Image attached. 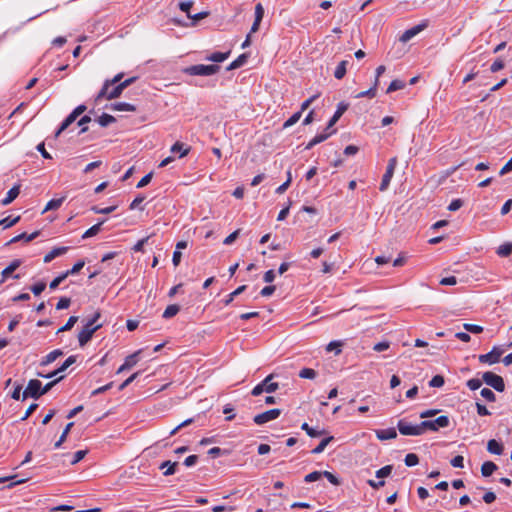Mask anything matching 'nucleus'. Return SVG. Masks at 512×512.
Returning <instances> with one entry per match:
<instances>
[{
    "label": "nucleus",
    "mask_w": 512,
    "mask_h": 512,
    "mask_svg": "<svg viewBox=\"0 0 512 512\" xmlns=\"http://www.w3.org/2000/svg\"><path fill=\"white\" fill-rule=\"evenodd\" d=\"M464 329L470 333L478 334L483 331V327L476 324H464Z\"/></svg>",
    "instance_id": "bf43d9fd"
},
{
    "label": "nucleus",
    "mask_w": 512,
    "mask_h": 512,
    "mask_svg": "<svg viewBox=\"0 0 512 512\" xmlns=\"http://www.w3.org/2000/svg\"><path fill=\"white\" fill-rule=\"evenodd\" d=\"M376 436L379 440H390L397 437V432L395 428H387L376 430Z\"/></svg>",
    "instance_id": "f3484780"
},
{
    "label": "nucleus",
    "mask_w": 512,
    "mask_h": 512,
    "mask_svg": "<svg viewBox=\"0 0 512 512\" xmlns=\"http://www.w3.org/2000/svg\"><path fill=\"white\" fill-rule=\"evenodd\" d=\"M263 16H264V8L261 3H258L255 6V20L252 24L250 34L258 31L260 23L263 19Z\"/></svg>",
    "instance_id": "dca6fc26"
},
{
    "label": "nucleus",
    "mask_w": 512,
    "mask_h": 512,
    "mask_svg": "<svg viewBox=\"0 0 512 512\" xmlns=\"http://www.w3.org/2000/svg\"><path fill=\"white\" fill-rule=\"evenodd\" d=\"M76 362V356L75 355H72V356H69L65 361L64 363L58 368V371L61 373V372H64L68 367H70L72 364H74Z\"/></svg>",
    "instance_id": "13d9d810"
},
{
    "label": "nucleus",
    "mask_w": 512,
    "mask_h": 512,
    "mask_svg": "<svg viewBox=\"0 0 512 512\" xmlns=\"http://www.w3.org/2000/svg\"><path fill=\"white\" fill-rule=\"evenodd\" d=\"M111 109L115 111H128L134 112L136 111V107L133 104L127 102H117L111 105Z\"/></svg>",
    "instance_id": "bb28decb"
},
{
    "label": "nucleus",
    "mask_w": 512,
    "mask_h": 512,
    "mask_svg": "<svg viewBox=\"0 0 512 512\" xmlns=\"http://www.w3.org/2000/svg\"><path fill=\"white\" fill-rule=\"evenodd\" d=\"M444 377L441 375H435L429 382L430 387H442L444 385Z\"/></svg>",
    "instance_id": "5fc2aeb1"
},
{
    "label": "nucleus",
    "mask_w": 512,
    "mask_h": 512,
    "mask_svg": "<svg viewBox=\"0 0 512 512\" xmlns=\"http://www.w3.org/2000/svg\"><path fill=\"white\" fill-rule=\"evenodd\" d=\"M19 193H20V186L19 185L13 186L7 192L6 197L1 200V204L3 206H6V205L10 204L11 202H13L17 198Z\"/></svg>",
    "instance_id": "a211bd4d"
},
{
    "label": "nucleus",
    "mask_w": 512,
    "mask_h": 512,
    "mask_svg": "<svg viewBox=\"0 0 512 512\" xmlns=\"http://www.w3.org/2000/svg\"><path fill=\"white\" fill-rule=\"evenodd\" d=\"M64 197H61V198H58V199H52L50 200L47 204H46V207L44 208L43 210V213L49 211V210H56L58 209L63 201H64Z\"/></svg>",
    "instance_id": "e433bc0d"
},
{
    "label": "nucleus",
    "mask_w": 512,
    "mask_h": 512,
    "mask_svg": "<svg viewBox=\"0 0 512 512\" xmlns=\"http://www.w3.org/2000/svg\"><path fill=\"white\" fill-rule=\"evenodd\" d=\"M73 425H74L73 422H70V423H68L66 425V427H65L64 431L62 432L59 440L54 445L55 448H59L62 445V443L66 440L67 435H68V433H69V431H70V429L72 428Z\"/></svg>",
    "instance_id": "37998d69"
},
{
    "label": "nucleus",
    "mask_w": 512,
    "mask_h": 512,
    "mask_svg": "<svg viewBox=\"0 0 512 512\" xmlns=\"http://www.w3.org/2000/svg\"><path fill=\"white\" fill-rule=\"evenodd\" d=\"M348 107L349 105L345 102L338 103L337 109L332 118L329 120L326 130H330L336 124L340 117L346 112Z\"/></svg>",
    "instance_id": "4468645a"
},
{
    "label": "nucleus",
    "mask_w": 512,
    "mask_h": 512,
    "mask_svg": "<svg viewBox=\"0 0 512 512\" xmlns=\"http://www.w3.org/2000/svg\"><path fill=\"white\" fill-rule=\"evenodd\" d=\"M105 222V220L93 225L92 227H90L88 230H86L84 232V234L82 235V238L83 239H86V238H90V237H93L95 235H97L100 230H101V225Z\"/></svg>",
    "instance_id": "2f4dec72"
},
{
    "label": "nucleus",
    "mask_w": 512,
    "mask_h": 512,
    "mask_svg": "<svg viewBox=\"0 0 512 512\" xmlns=\"http://www.w3.org/2000/svg\"><path fill=\"white\" fill-rule=\"evenodd\" d=\"M512 171V157L509 159V161L501 168L499 175L503 176L509 172Z\"/></svg>",
    "instance_id": "774afa93"
},
{
    "label": "nucleus",
    "mask_w": 512,
    "mask_h": 512,
    "mask_svg": "<svg viewBox=\"0 0 512 512\" xmlns=\"http://www.w3.org/2000/svg\"><path fill=\"white\" fill-rule=\"evenodd\" d=\"M45 288H46V283L39 282L31 287V291L33 292L34 295L38 296L44 291Z\"/></svg>",
    "instance_id": "680f3d73"
},
{
    "label": "nucleus",
    "mask_w": 512,
    "mask_h": 512,
    "mask_svg": "<svg viewBox=\"0 0 512 512\" xmlns=\"http://www.w3.org/2000/svg\"><path fill=\"white\" fill-rule=\"evenodd\" d=\"M301 429L304 430L310 437H318L324 433V430H316L310 427L307 423H303Z\"/></svg>",
    "instance_id": "a19ab883"
},
{
    "label": "nucleus",
    "mask_w": 512,
    "mask_h": 512,
    "mask_svg": "<svg viewBox=\"0 0 512 512\" xmlns=\"http://www.w3.org/2000/svg\"><path fill=\"white\" fill-rule=\"evenodd\" d=\"M280 415L281 410L275 408L256 415L253 418V421L257 425H263L269 421L277 419Z\"/></svg>",
    "instance_id": "1a4fd4ad"
},
{
    "label": "nucleus",
    "mask_w": 512,
    "mask_h": 512,
    "mask_svg": "<svg viewBox=\"0 0 512 512\" xmlns=\"http://www.w3.org/2000/svg\"><path fill=\"white\" fill-rule=\"evenodd\" d=\"M480 394L485 400L489 402H494L496 400L494 392L489 388H483Z\"/></svg>",
    "instance_id": "3c124183"
},
{
    "label": "nucleus",
    "mask_w": 512,
    "mask_h": 512,
    "mask_svg": "<svg viewBox=\"0 0 512 512\" xmlns=\"http://www.w3.org/2000/svg\"><path fill=\"white\" fill-rule=\"evenodd\" d=\"M316 376H317V373L312 368H303L299 372V377L304 378V379H314Z\"/></svg>",
    "instance_id": "a18cd8bd"
},
{
    "label": "nucleus",
    "mask_w": 512,
    "mask_h": 512,
    "mask_svg": "<svg viewBox=\"0 0 512 512\" xmlns=\"http://www.w3.org/2000/svg\"><path fill=\"white\" fill-rule=\"evenodd\" d=\"M487 450L491 454L501 455L503 453V446L497 440L491 439L488 441Z\"/></svg>",
    "instance_id": "b1692460"
},
{
    "label": "nucleus",
    "mask_w": 512,
    "mask_h": 512,
    "mask_svg": "<svg viewBox=\"0 0 512 512\" xmlns=\"http://www.w3.org/2000/svg\"><path fill=\"white\" fill-rule=\"evenodd\" d=\"M116 208H117L116 205L105 207V208H99L97 206H93L91 208V210L97 214H110V213L114 212L116 210Z\"/></svg>",
    "instance_id": "8fccbe9b"
},
{
    "label": "nucleus",
    "mask_w": 512,
    "mask_h": 512,
    "mask_svg": "<svg viewBox=\"0 0 512 512\" xmlns=\"http://www.w3.org/2000/svg\"><path fill=\"white\" fill-rule=\"evenodd\" d=\"M230 55V52H214V53H211L210 55L206 56V60L208 61H212V62H215V63H221L223 61H225Z\"/></svg>",
    "instance_id": "a878e982"
},
{
    "label": "nucleus",
    "mask_w": 512,
    "mask_h": 512,
    "mask_svg": "<svg viewBox=\"0 0 512 512\" xmlns=\"http://www.w3.org/2000/svg\"><path fill=\"white\" fill-rule=\"evenodd\" d=\"M63 352L60 349H55L48 353L44 358H42L40 365L41 366H47L54 362L58 357L62 356Z\"/></svg>",
    "instance_id": "4be33fe9"
},
{
    "label": "nucleus",
    "mask_w": 512,
    "mask_h": 512,
    "mask_svg": "<svg viewBox=\"0 0 512 512\" xmlns=\"http://www.w3.org/2000/svg\"><path fill=\"white\" fill-rule=\"evenodd\" d=\"M497 469V465L492 461H486L481 466V473L484 477L491 476Z\"/></svg>",
    "instance_id": "c756f323"
},
{
    "label": "nucleus",
    "mask_w": 512,
    "mask_h": 512,
    "mask_svg": "<svg viewBox=\"0 0 512 512\" xmlns=\"http://www.w3.org/2000/svg\"><path fill=\"white\" fill-rule=\"evenodd\" d=\"M334 439L333 436L326 437L321 440V442L312 450L313 454H320L322 453L327 445Z\"/></svg>",
    "instance_id": "c9c22d12"
},
{
    "label": "nucleus",
    "mask_w": 512,
    "mask_h": 512,
    "mask_svg": "<svg viewBox=\"0 0 512 512\" xmlns=\"http://www.w3.org/2000/svg\"><path fill=\"white\" fill-rule=\"evenodd\" d=\"M180 311V307L177 304H171L166 307V309L163 312L162 317L165 319L172 318Z\"/></svg>",
    "instance_id": "72a5a7b5"
},
{
    "label": "nucleus",
    "mask_w": 512,
    "mask_h": 512,
    "mask_svg": "<svg viewBox=\"0 0 512 512\" xmlns=\"http://www.w3.org/2000/svg\"><path fill=\"white\" fill-rule=\"evenodd\" d=\"M397 428L402 435L405 436H419L422 435L421 423L413 425L406 420L401 419L397 423Z\"/></svg>",
    "instance_id": "39448f33"
},
{
    "label": "nucleus",
    "mask_w": 512,
    "mask_h": 512,
    "mask_svg": "<svg viewBox=\"0 0 512 512\" xmlns=\"http://www.w3.org/2000/svg\"><path fill=\"white\" fill-rule=\"evenodd\" d=\"M301 116H302L301 111H298V112L294 113L289 119H287L284 122L283 127L284 128H288V127L293 126L294 124H296L300 120Z\"/></svg>",
    "instance_id": "c03bdc74"
},
{
    "label": "nucleus",
    "mask_w": 512,
    "mask_h": 512,
    "mask_svg": "<svg viewBox=\"0 0 512 512\" xmlns=\"http://www.w3.org/2000/svg\"><path fill=\"white\" fill-rule=\"evenodd\" d=\"M272 375L267 376L261 383L257 384L251 394L259 396L262 392L273 393L278 389V383L270 382Z\"/></svg>",
    "instance_id": "423d86ee"
},
{
    "label": "nucleus",
    "mask_w": 512,
    "mask_h": 512,
    "mask_svg": "<svg viewBox=\"0 0 512 512\" xmlns=\"http://www.w3.org/2000/svg\"><path fill=\"white\" fill-rule=\"evenodd\" d=\"M170 151L172 153H179V157L182 158V157H185L189 151H190V148L189 147H186L183 143L177 141L176 143H174L170 149Z\"/></svg>",
    "instance_id": "393cba45"
},
{
    "label": "nucleus",
    "mask_w": 512,
    "mask_h": 512,
    "mask_svg": "<svg viewBox=\"0 0 512 512\" xmlns=\"http://www.w3.org/2000/svg\"><path fill=\"white\" fill-rule=\"evenodd\" d=\"M78 321V317L77 316H71L69 317L68 321L66 322V324L64 326H62L59 330H58V333H61V332H64V331H68L70 330L75 324L76 322Z\"/></svg>",
    "instance_id": "603ef678"
},
{
    "label": "nucleus",
    "mask_w": 512,
    "mask_h": 512,
    "mask_svg": "<svg viewBox=\"0 0 512 512\" xmlns=\"http://www.w3.org/2000/svg\"><path fill=\"white\" fill-rule=\"evenodd\" d=\"M22 261L20 259H14L5 269L1 272L0 285L3 284L9 277L14 279H20L19 274L12 275L13 272L20 267Z\"/></svg>",
    "instance_id": "9d476101"
},
{
    "label": "nucleus",
    "mask_w": 512,
    "mask_h": 512,
    "mask_svg": "<svg viewBox=\"0 0 512 512\" xmlns=\"http://www.w3.org/2000/svg\"><path fill=\"white\" fill-rule=\"evenodd\" d=\"M86 453H87L86 450L76 451L71 460V464L74 465V464H77L78 462H80L85 457Z\"/></svg>",
    "instance_id": "e2e57ef3"
},
{
    "label": "nucleus",
    "mask_w": 512,
    "mask_h": 512,
    "mask_svg": "<svg viewBox=\"0 0 512 512\" xmlns=\"http://www.w3.org/2000/svg\"><path fill=\"white\" fill-rule=\"evenodd\" d=\"M38 235H39V231H35V232L31 233V234L22 233V234H19V235L13 237L8 242V244L15 243V242H18L20 240H24L26 242H30V241L34 240Z\"/></svg>",
    "instance_id": "cd10ccee"
},
{
    "label": "nucleus",
    "mask_w": 512,
    "mask_h": 512,
    "mask_svg": "<svg viewBox=\"0 0 512 512\" xmlns=\"http://www.w3.org/2000/svg\"><path fill=\"white\" fill-rule=\"evenodd\" d=\"M100 312H96L91 319H89L83 326L78 334V341L81 347L85 346L92 338L93 334L102 327V324H96L100 318Z\"/></svg>",
    "instance_id": "f257e3e1"
},
{
    "label": "nucleus",
    "mask_w": 512,
    "mask_h": 512,
    "mask_svg": "<svg viewBox=\"0 0 512 512\" xmlns=\"http://www.w3.org/2000/svg\"><path fill=\"white\" fill-rule=\"evenodd\" d=\"M392 469H393L392 465H386L376 471V477L380 478V479L388 477L391 474Z\"/></svg>",
    "instance_id": "de8ad7c7"
},
{
    "label": "nucleus",
    "mask_w": 512,
    "mask_h": 512,
    "mask_svg": "<svg viewBox=\"0 0 512 512\" xmlns=\"http://www.w3.org/2000/svg\"><path fill=\"white\" fill-rule=\"evenodd\" d=\"M482 380L490 387L498 392H503L505 389V383L501 376L493 372H485L482 375Z\"/></svg>",
    "instance_id": "20e7f679"
},
{
    "label": "nucleus",
    "mask_w": 512,
    "mask_h": 512,
    "mask_svg": "<svg viewBox=\"0 0 512 512\" xmlns=\"http://www.w3.org/2000/svg\"><path fill=\"white\" fill-rule=\"evenodd\" d=\"M77 116H75L72 112L65 118V120L60 125L59 129L56 131L55 136L58 137L64 130H66L75 120Z\"/></svg>",
    "instance_id": "c85d7f7f"
},
{
    "label": "nucleus",
    "mask_w": 512,
    "mask_h": 512,
    "mask_svg": "<svg viewBox=\"0 0 512 512\" xmlns=\"http://www.w3.org/2000/svg\"><path fill=\"white\" fill-rule=\"evenodd\" d=\"M426 24H418L410 29H407L399 38V40L403 43L410 41L413 37L419 34L424 28Z\"/></svg>",
    "instance_id": "2eb2a0df"
},
{
    "label": "nucleus",
    "mask_w": 512,
    "mask_h": 512,
    "mask_svg": "<svg viewBox=\"0 0 512 512\" xmlns=\"http://www.w3.org/2000/svg\"><path fill=\"white\" fill-rule=\"evenodd\" d=\"M249 55L247 53H243L239 55L234 61H232L229 66L227 67L228 71L238 69L246 64L248 60Z\"/></svg>",
    "instance_id": "5701e85b"
},
{
    "label": "nucleus",
    "mask_w": 512,
    "mask_h": 512,
    "mask_svg": "<svg viewBox=\"0 0 512 512\" xmlns=\"http://www.w3.org/2000/svg\"><path fill=\"white\" fill-rule=\"evenodd\" d=\"M449 425H450V419L448 416H445V415L439 416L434 420H424L421 422L422 434H424V432L426 430H431V431L436 432L440 428H446Z\"/></svg>",
    "instance_id": "7ed1b4c3"
},
{
    "label": "nucleus",
    "mask_w": 512,
    "mask_h": 512,
    "mask_svg": "<svg viewBox=\"0 0 512 512\" xmlns=\"http://www.w3.org/2000/svg\"><path fill=\"white\" fill-rule=\"evenodd\" d=\"M482 381L483 380H480V379H477V378H472V379H469L467 381V386L470 390H477L481 387L482 385Z\"/></svg>",
    "instance_id": "052dcab7"
},
{
    "label": "nucleus",
    "mask_w": 512,
    "mask_h": 512,
    "mask_svg": "<svg viewBox=\"0 0 512 512\" xmlns=\"http://www.w3.org/2000/svg\"><path fill=\"white\" fill-rule=\"evenodd\" d=\"M322 477V471H313L307 474L304 478V481L307 483L315 482Z\"/></svg>",
    "instance_id": "864d4df0"
},
{
    "label": "nucleus",
    "mask_w": 512,
    "mask_h": 512,
    "mask_svg": "<svg viewBox=\"0 0 512 512\" xmlns=\"http://www.w3.org/2000/svg\"><path fill=\"white\" fill-rule=\"evenodd\" d=\"M176 466H177V462L172 463L170 461H165L160 465V469L166 468V470L163 472V474H164V476H170L176 472Z\"/></svg>",
    "instance_id": "473e14b6"
},
{
    "label": "nucleus",
    "mask_w": 512,
    "mask_h": 512,
    "mask_svg": "<svg viewBox=\"0 0 512 512\" xmlns=\"http://www.w3.org/2000/svg\"><path fill=\"white\" fill-rule=\"evenodd\" d=\"M504 350L499 347H493V349L486 354H482L479 356V361L481 363H487V364H495L499 362L501 355L503 354Z\"/></svg>",
    "instance_id": "9b49d317"
},
{
    "label": "nucleus",
    "mask_w": 512,
    "mask_h": 512,
    "mask_svg": "<svg viewBox=\"0 0 512 512\" xmlns=\"http://www.w3.org/2000/svg\"><path fill=\"white\" fill-rule=\"evenodd\" d=\"M322 477H325L327 478V480L335 485V486H338L340 485V480L338 479V477H336L334 474H332L331 472L329 471H322Z\"/></svg>",
    "instance_id": "6e6d98bb"
},
{
    "label": "nucleus",
    "mask_w": 512,
    "mask_h": 512,
    "mask_svg": "<svg viewBox=\"0 0 512 512\" xmlns=\"http://www.w3.org/2000/svg\"><path fill=\"white\" fill-rule=\"evenodd\" d=\"M404 462L406 466L412 467L419 463V457L414 453H409L405 456Z\"/></svg>",
    "instance_id": "49530a36"
},
{
    "label": "nucleus",
    "mask_w": 512,
    "mask_h": 512,
    "mask_svg": "<svg viewBox=\"0 0 512 512\" xmlns=\"http://www.w3.org/2000/svg\"><path fill=\"white\" fill-rule=\"evenodd\" d=\"M347 65H348V61L347 60H343V61H341L337 65V67H336V69L334 71V77L336 79L340 80V79H342L345 76L346 71H347Z\"/></svg>",
    "instance_id": "7c9ffc66"
},
{
    "label": "nucleus",
    "mask_w": 512,
    "mask_h": 512,
    "mask_svg": "<svg viewBox=\"0 0 512 512\" xmlns=\"http://www.w3.org/2000/svg\"><path fill=\"white\" fill-rule=\"evenodd\" d=\"M497 254L500 257H508L512 254V244L511 243H505L498 247Z\"/></svg>",
    "instance_id": "4c0bfd02"
},
{
    "label": "nucleus",
    "mask_w": 512,
    "mask_h": 512,
    "mask_svg": "<svg viewBox=\"0 0 512 512\" xmlns=\"http://www.w3.org/2000/svg\"><path fill=\"white\" fill-rule=\"evenodd\" d=\"M122 77H123V73H119V74L115 75L112 79L105 80L101 90L98 92V94L95 97V101L96 102L101 101L103 99L104 93H106L107 87L118 85L119 83L122 82L121 81Z\"/></svg>",
    "instance_id": "f8f14e48"
},
{
    "label": "nucleus",
    "mask_w": 512,
    "mask_h": 512,
    "mask_svg": "<svg viewBox=\"0 0 512 512\" xmlns=\"http://www.w3.org/2000/svg\"><path fill=\"white\" fill-rule=\"evenodd\" d=\"M396 166H397V158L396 157L390 158L388 161V165L386 167V171H385V173L382 177V181L380 183V187H379L380 191H385L388 189L391 179L394 175Z\"/></svg>",
    "instance_id": "0eeeda50"
},
{
    "label": "nucleus",
    "mask_w": 512,
    "mask_h": 512,
    "mask_svg": "<svg viewBox=\"0 0 512 512\" xmlns=\"http://www.w3.org/2000/svg\"><path fill=\"white\" fill-rule=\"evenodd\" d=\"M335 132V130H332L330 132H326V133H321V134H318L316 135L315 137H313L309 142L308 144L306 145L305 149L309 150L311 149L312 147H314L315 145L325 141L328 137H330L333 133Z\"/></svg>",
    "instance_id": "aec40b11"
},
{
    "label": "nucleus",
    "mask_w": 512,
    "mask_h": 512,
    "mask_svg": "<svg viewBox=\"0 0 512 512\" xmlns=\"http://www.w3.org/2000/svg\"><path fill=\"white\" fill-rule=\"evenodd\" d=\"M116 121L115 117L110 115V114H106V113H103L98 119H97V122L99 123L100 126L102 127H107L109 126L110 124L114 123Z\"/></svg>",
    "instance_id": "f704fd0d"
},
{
    "label": "nucleus",
    "mask_w": 512,
    "mask_h": 512,
    "mask_svg": "<svg viewBox=\"0 0 512 512\" xmlns=\"http://www.w3.org/2000/svg\"><path fill=\"white\" fill-rule=\"evenodd\" d=\"M85 265V262L83 260L78 261L73 265V267L70 270H67L64 272V275L68 277L69 275L77 274Z\"/></svg>",
    "instance_id": "09e8293b"
},
{
    "label": "nucleus",
    "mask_w": 512,
    "mask_h": 512,
    "mask_svg": "<svg viewBox=\"0 0 512 512\" xmlns=\"http://www.w3.org/2000/svg\"><path fill=\"white\" fill-rule=\"evenodd\" d=\"M376 87L377 86H375V84H374L373 87H371L370 89H368L366 91H362V92L358 93L355 97L356 98H363V97L373 98L376 95Z\"/></svg>",
    "instance_id": "4d7b16f0"
},
{
    "label": "nucleus",
    "mask_w": 512,
    "mask_h": 512,
    "mask_svg": "<svg viewBox=\"0 0 512 512\" xmlns=\"http://www.w3.org/2000/svg\"><path fill=\"white\" fill-rule=\"evenodd\" d=\"M42 394V383L37 379H31L23 392V399L28 397L38 399Z\"/></svg>",
    "instance_id": "6e6552de"
},
{
    "label": "nucleus",
    "mask_w": 512,
    "mask_h": 512,
    "mask_svg": "<svg viewBox=\"0 0 512 512\" xmlns=\"http://www.w3.org/2000/svg\"><path fill=\"white\" fill-rule=\"evenodd\" d=\"M220 70V66L217 64L204 65L197 64L185 67L182 72L191 76H211L218 73Z\"/></svg>",
    "instance_id": "f03ea898"
},
{
    "label": "nucleus",
    "mask_w": 512,
    "mask_h": 512,
    "mask_svg": "<svg viewBox=\"0 0 512 512\" xmlns=\"http://www.w3.org/2000/svg\"><path fill=\"white\" fill-rule=\"evenodd\" d=\"M140 352H141V350H138L135 353L127 356L125 358L124 363L118 368L117 373L118 374L122 373V372H124L126 370H129L132 367H134L137 364L138 360H139L138 356H139Z\"/></svg>",
    "instance_id": "ddd939ff"
},
{
    "label": "nucleus",
    "mask_w": 512,
    "mask_h": 512,
    "mask_svg": "<svg viewBox=\"0 0 512 512\" xmlns=\"http://www.w3.org/2000/svg\"><path fill=\"white\" fill-rule=\"evenodd\" d=\"M70 303H71V301L69 298L63 297L58 301V303L56 305V309L57 310L67 309L70 306Z\"/></svg>",
    "instance_id": "338daca9"
},
{
    "label": "nucleus",
    "mask_w": 512,
    "mask_h": 512,
    "mask_svg": "<svg viewBox=\"0 0 512 512\" xmlns=\"http://www.w3.org/2000/svg\"><path fill=\"white\" fill-rule=\"evenodd\" d=\"M67 250H68V247H55L44 256L43 260L45 263H49L56 257L65 254L67 252Z\"/></svg>",
    "instance_id": "412c9836"
},
{
    "label": "nucleus",
    "mask_w": 512,
    "mask_h": 512,
    "mask_svg": "<svg viewBox=\"0 0 512 512\" xmlns=\"http://www.w3.org/2000/svg\"><path fill=\"white\" fill-rule=\"evenodd\" d=\"M405 87V82L399 79L393 80L387 88V93H391L397 90H401Z\"/></svg>",
    "instance_id": "79ce46f5"
},
{
    "label": "nucleus",
    "mask_w": 512,
    "mask_h": 512,
    "mask_svg": "<svg viewBox=\"0 0 512 512\" xmlns=\"http://www.w3.org/2000/svg\"><path fill=\"white\" fill-rule=\"evenodd\" d=\"M20 220V216L12 217L7 216L0 220V226H2L4 229L12 227Z\"/></svg>",
    "instance_id": "58836bf2"
},
{
    "label": "nucleus",
    "mask_w": 512,
    "mask_h": 512,
    "mask_svg": "<svg viewBox=\"0 0 512 512\" xmlns=\"http://www.w3.org/2000/svg\"><path fill=\"white\" fill-rule=\"evenodd\" d=\"M123 92L122 87L120 84L114 85L111 87H107L106 93L103 95V99L111 100L118 98Z\"/></svg>",
    "instance_id": "6ab92c4d"
},
{
    "label": "nucleus",
    "mask_w": 512,
    "mask_h": 512,
    "mask_svg": "<svg viewBox=\"0 0 512 512\" xmlns=\"http://www.w3.org/2000/svg\"><path fill=\"white\" fill-rule=\"evenodd\" d=\"M66 278H67L66 275H64V273H62L61 275H59L58 277L53 279L49 285L50 289H52V290L56 289L60 285V283H62Z\"/></svg>",
    "instance_id": "0e129e2a"
},
{
    "label": "nucleus",
    "mask_w": 512,
    "mask_h": 512,
    "mask_svg": "<svg viewBox=\"0 0 512 512\" xmlns=\"http://www.w3.org/2000/svg\"><path fill=\"white\" fill-rule=\"evenodd\" d=\"M246 289V285H242V286H239L237 289H235L232 293H230L226 299L224 300V304L227 306L229 304L232 303V301L234 300V298L238 295H240L241 293H243Z\"/></svg>",
    "instance_id": "ea45409f"
},
{
    "label": "nucleus",
    "mask_w": 512,
    "mask_h": 512,
    "mask_svg": "<svg viewBox=\"0 0 512 512\" xmlns=\"http://www.w3.org/2000/svg\"><path fill=\"white\" fill-rule=\"evenodd\" d=\"M451 465L455 468H463L464 467V458L461 455H457L451 460Z\"/></svg>",
    "instance_id": "69168bd1"
}]
</instances>
